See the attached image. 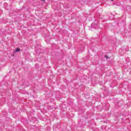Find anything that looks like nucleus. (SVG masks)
Returning a JSON list of instances; mask_svg holds the SVG:
<instances>
[{"mask_svg": "<svg viewBox=\"0 0 131 131\" xmlns=\"http://www.w3.org/2000/svg\"><path fill=\"white\" fill-rule=\"evenodd\" d=\"M92 26H93V27H97V26H98V23H97V21L94 22L92 23Z\"/></svg>", "mask_w": 131, "mask_h": 131, "instance_id": "f257e3e1", "label": "nucleus"}, {"mask_svg": "<svg viewBox=\"0 0 131 131\" xmlns=\"http://www.w3.org/2000/svg\"><path fill=\"white\" fill-rule=\"evenodd\" d=\"M15 52L16 53H17L18 52H20V48H17L16 49H15Z\"/></svg>", "mask_w": 131, "mask_h": 131, "instance_id": "f03ea898", "label": "nucleus"}, {"mask_svg": "<svg viewBox=\"0 0 131 131\" xmlns=\"http://www.w3.org/2000/svg\"><path fill=\"white\" fill-rule=\"evenodd\" d=\"M105 58H106V59H108V58H109V57H108V56L105 55Z\"/></svg>", "mask_w": 131, "mask_h": 131, "instance_id": "7ed1b4c3", "label": "nucleus"}, {"mask_svg": "<svg viewBox=\"0 0 131 131\" xmlns=\"http://www.w3.org/2000/svg\"><path fill=\"white\" fill-rule=\"evenodd\" d=\"M113 1H114V0H111V2H113Z\"/></svg>", "mask_w": 131, "mask_h": 131, "instance_id": "20e7f679", "label": "nucleus"}]
</instances>
